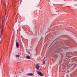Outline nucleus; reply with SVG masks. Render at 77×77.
Returning <instances> with one entry per match:
<instances>
[{"instance_id": "39448f33", "label": "nucleus", "mask_w": 77, "mask_h": 77, "mask_svg": "<svg viewBox=\"0 0 77 77\" xmlns=\"http://www.w3.org/2000/svg\"><path fill=\"white\" fill-rule=\"evenodd\" d=\"M28 75H30V76H32L33 75V74L31 73H29L28 74Z\"/></svg>"}, {"instance_id": "6e6552de", "label": "nucleus", "mask_w": 77, "mask_h": 77, "mask_svg": "<svg viewBox=\"0 0 77 77\" xmlns=\"http://www.w3.org/2000/svg\"><path fill=\"white\" fill-rule=\"evenodd\" d=\"M43 65H45V61H43Z\"/></svg>"}, {"instance_id": "f03ea898", "label": "nucleus", "mask_w": 77, "mask_h": 77, "mask_svg": "<svg viewBox=\"0 0 77 77\" xmlns=\"http://www.w3.org/2000/svg\"><path fill=\"white\" fill-rule=\"evenodd\" d=\"M39 67H40L39 65L37 64L36 65L35 68L37 69V70H39Z\"/></svg>"}, {"instance_id": "f257e3e1", "label": "nucleus", "mask_w": 77, "mask_h": 77, "mask_svg": "<svg viewBox=\"0 0 77 77\" xmlns=\"http://www.w3.org/2000/svg\"><path fill=\"white\" fill-rule=\"evenodd\" d=\"M36 72L37 74H38L39 75H41V76H43L44 75L42 73V72H39V71H37Z\"/></svg>"}, {"instance_id": "1a4fd4ad", "label": "nucleus", "mask_w": 77, "mask_h": 77, "mask_svg": "<svg viewBox=\"0 0 77 77\" xmlns=\"http://www.w3.org/2000/svg\"><path fill=\"white\" fill-rule=\"evenodd\" d=\"M27 53L28 54H31V53H30V52H29V51H28Z\"/></svg>"}, {"instance_id": "9d476101", "label": "nucleus", "mask_w": 77, "mask_h": 77, "mask_svg": "<svg viewBox=\"0 0 77 77\" xmlns=\"http://www.w3.org/2000/svg\"><path fill=\"white\" fill-rule=\"evenodd\" d=\"M4 22H5V20H3L2 21V24H4Z\"/></svg>"}, {"instance_id": "7ed1b4c3", "label": "nucleus", "mask_w": 77, "mask_h": 77, "mask_svg": "<svg viewBox=\"0 0 77 77\" xmlns=\"http://www.w3.org/2000/svg\"><path fill=\"white\" fill-rule=\"evenodd\" d=\"M3 26H2L1 29V34L0 35V38H1V36L2 35V34H3Z\"/></svg>"}, {"instance_id": "ddd939ff", "label": "nucleus", "mask_w": 77, "mask_h": 77, "mask_svg": "<svg viewBox=\"0 0 77 77\" xmlns=\"http://www.w3.org/2000/svg\"><path fill=\"white\" fill-rule=\"evenodd\" d=\"M62 57L63 58V57Z\"/></svg>"}, {"instance_id": "20e7f679", "label": "nucleus", "mask_w": 77, "mask_h": 77, "mask_svg": "<svg viewBox=\"0 0 77 77\" xmlns=\"http://www.w3.org/2000/svg\"><path fill=\"white\" fill-rule=\"evenodd\" d=\"M16 45L17 48H19V43L18 42H16Z\"/></svg>"}, {"instance_id": "423d86ee", "label": "nucleus", "mask_w": 77, "mask_h": 77, "mask_svg": "<svg viewBox=\"0 0 77 77\" xmlns=\"http://www.w3.org/2000/svg\"><path fill=\"white\" fill-rule=\"evenodd\" d=\"M26 58L27 59H30V57L29 56H27Z\"/></svg>"}, {"instance_id": "f8f14e48", "label": "nucleus", "mask_w": 77, "mask_h": 77, "mask_svg": "<svg viewBox=\"0 0 77 77\" xmlns=\"http://www.w3.org/2000/svg\"><path fill=\"white\" fill-rule=\"evenodd\" d=\"M77 64V62H76Z\"/></svg>"}, {"instance_id": "9b49d317", "label": "nucleus", "mask_w": 77, "mask_h": 77, "mask_svg": "<svg viewBox=\"0 0 77 77\" xmlns=\"http://www.w3.org/2000/svg\"><path fill=\"white\" fill-rule=\"evenodd\" d=\"M1 1H3V0H1Z\"/></svg>"}, {"instance_id": "0eeeda50", "label": "nucleus", "mask_w": 77, "mask_h": 77, "mask_svg": "<svg viewBox=\"0 0 77 77\" xmlns=\"http://www.w3.org/2000/svg\"><path fill=\"white\" fill-rule=\"evenodd\" d=\"M15 56H16V57H20V55H15Z\"/></svg>"}]
</instances>
